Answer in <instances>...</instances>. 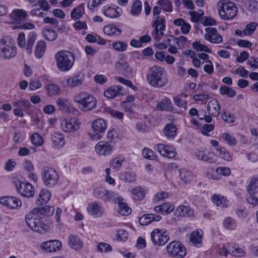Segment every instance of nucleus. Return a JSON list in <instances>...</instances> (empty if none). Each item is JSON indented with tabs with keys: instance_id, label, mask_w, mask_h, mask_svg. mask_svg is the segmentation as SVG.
Here are the masks:
<instances>
[{
	"instance_id": "obj_1",
	"label": "nucleus",
	"mask_w": 258,
	"mask_h": 258,
	"mask_svg": "<svg viewBox=\"0 0 258 258\" xmlns=\"http://www.w3.org/2000/svg\"><path fill=\"white\" fill-rule=\"evenodd\" d=\"M54 208L47 205L43 208H34L25 216L27 225L33 231L43 234L48 229V225L45 223L46 216L53 214Z\"/></svg>"
},
{
	"instance_id": "obj_2",
	"label": "nucleus",
	"mask_w": 258,
	"mask_h": 258,
	"mask_svg": "<svg viewBox=\"0 0 258 258\" xmlns=\"http://www.w3.org/2000/svg\"><path fill=\"white\" fill-rule=\"evenodd\" d=\"M146 79L151 86L156 88L163 87L168 82L165 69L157 66L150 69Z\"/></svg>"
},
{
	"instance_id": "obj_3",
	"label": "nucleus",
	"mask_w": 258,
	"mask_h": 258,
	"mask_svg": "<svg viewBox=\"0 0 258 258\" xmlns=\"http://www.w3.org/2000/svg\"><path fill=\"white\" fill-rule=\"evenodd\" d=\"M73 101L78 104L79 108L83 112H87L96 108L97 100L93 96L86 92L76 94Z\"/></svg>"
},
{
	"instance_id": "obj_4",
	"label": "nucleus",
	"mask_w": 258,
	"mask_h": 258,
	"mask_svg": "<svg viewBox=\"0 0 258 258\" xmlns=\"http://www.w3.org/2000/svg\"><path fill=\"white\" fill-rule=\"evenodd\" d=\"M55 59L58 69L66 72L72 68L75 61V56L70 51L60 50L55 54Z\"/></svg>"
},
{
	"instance_id": "obj_5",
	"label": "nucleus",
	"mask_w": 258,
	"mask_h": 258,
	"mask_svg": "<svg viewBox=\"0 0 258 258\" xmlns=\"http://www.w3.org/2000/svg\"><path fill=\"white\" fill-rule=\"evenodd\" d=\"M17 54V47L14 40L9 36H4L0 39V57L10 59Z\"/></svg>"
},
{
	"instance_id": "obj_6",
	"label": "nucleus",
	"mask_w": 258,
	"mask_h": 258,
	"mask_svg": "<svg viewBox=\"0 0 258 258\" xmlns=\"http://www.w3.org/2000/svg\"><path fill=\"white\" fill-rule=\"evenodd\" d=\"M217 8L220 18L223 20H232L236 15L238 10L234 3L227 0L218 2Z\"/></svg>"
},
{
	"instance_id": "obj_7",
	"label": "nucleus",
	"mask_w": 258,
	"mask_h": 258,
	"mask_svg": "<svg viewBox=\"0 0 258 258\" xmlns=\"http://www.w3.org/2000/svg\"><path fill=\"white\" fill-rule=\"evenodd\" d=\"M41 175L43 184L47 187L54 186L59 179L57 172L50 166H44L42 169Z\"/></svg>"
},
{
	"instance_id": "obj_8",
	"label": "nucleus",
	"mask_w": 258,
	"mask_h": 258,
	"mask_svg": "<svg viewBox=\"0 0 258 258\" xmlns=\"http://www.w3.org/2000/svg\"><path fill=\"white\" fill-rule=\"evenodd\" d=\"M161 8L160 7L154 6L153 8V15L155 17V20L153 22V27H155V32L156 36L155 39L157 40L158 35L159 34L163 36L164 35L163 31L166 28L165 20L164 17L159 16Z\"/></svg>"
},
{
	"instance_id": "obj_9",
	"label": "nucleus",
	"mask_w": 258,
	"mask_h": 258,
	"mask_svg": "<svg viewBox=\"0 0 258 258\" xmlns=\"http://www.w3.org/2000/svg\"><path fill=\"white\" fill-rule=\"evenodd\" d=\"M37 34L35 32H31L29 33L27 37V41L25 34L23 32L19 33L17 42L19 46L22 48L25 47V49L28 54L32 52L33 46L36 39Z\"/></svg>"
},
{
	"instance_id": "obj_10",
	"label": "nucleus",
	"mask_w": 258,
	"mask_h": 258,
	"mask_svg": "<svg viewBox=\"0 0 258 258\" xmlns=\"http://www.w3.org/2000/svg\"><path fill=\"white\" fill-rule=\"evenodd\" d=\"M168 255L173 258H183L186 253V250L179 241H172L166 246Z\"/></svg>"
},
{
	"instance_id": "obj_11",
	"label": "nucleus",
	"mask_w": 258,
	"mask_h": 258,
	"mask_svg": "<svg viewBox=\"0 0 258 258\" xmlns=\"http://www.w3.org/2000/svg\"><path fill=\"white\" fill-rule=\"evenodd\" d=\"M151 240L155 245L163 246L169 240V236L164 229H155L151 233Z\"/></svg>"
},
{
	"instance_id": "obj_12",
	"label": "nucleus",
	"mask_w": 258,
	"mask_h": 258,
	"mask_svg": "<svg viewBox=\"0 0 258 258\" xmlns=\"http://www.w3.org/2000/svg\"><path fill=\"white\" fill-rule=\"evenodd\" d=\"M93 195L96 198L101 200L104 202L113 201L117 198V194L114 191H109L102 186L94 188Z\"/></svg>"
},
{
	"instance_id": "obj_13",
	"label": "nucleus",
	"mask_w": 258,
	"mask_h": 258,
	"mask_svg": "<svg viewBox=\"0 0 258 258\" xmlns=\"http://www.w3.org/2000/svg\"><path fill=\"white\" fill-rule=\"evenodd\" d=\"M114 148V145L111 141H102L98 143L95 149L99 156H107L110 155Z\"/></svg>"
},
{
	"instance_id": "obj_14",
	"label": "nucleus",
	"mask_w": 258,
	"mask_h": 258,
	"mask_svg": "<svg viewBox=\"0 0 258 258\" xmlns=\"http://www.w3.org/2000/svg\"><path fill=\"white\" fill-rule=\"evenodd\" d=\"M92 127L94 134H89L92 140H99L102 138L100 133H103L107 128V124L103 119H98L93 121Z\"/></svg>"
},
{
	"instance_id": "obj_15",
	"label": "nucleus",
	"mask_w": 258,
	"mask_h": 258,
	"mask_svg": "<svg viewBox=\"0 0 258 258\" xmlns=\"http://www.w3.org/2000/svg\"><path fill=\"white\" fill-rule=\"evenodd\" d=\"M17 192L22 196L31 198L34 194V187L29 182H23L19 181L16 184Z\"/></svg>"
},
{
	"instance_id": "obj_16",
	"label": "nucleus",
	"mask_w": 258,
	"mask_h": 258,
	"mask_svg": "<svg viewBox=\"0 0 258 258\" xmlns=\"http://www.w3.org/2000/svg\"><path fill=\"white\" fill-rule=\"evenodd\" d=\"M154 149L159 152L161 156L168 158H172L176 155L175 149L172 146H166L164 144H158L154 146Z\"/></svg>"
},
{
	"instance_id": "obj_17",
	"label": "nucleus",
	"mask_w": 258,
	"mask_h": 258,
	"mask_svg": "<svg viewBox=\"0 0 258 258\" xmlns=\"http://www.w3.org/2000/svg\"><path fill=\"white\" fill-rule=\"evenodd\" d=\"M0 204L9 209H18L21 206L22 202L19 198L6 196L0 198Z\"/></svg>"
},
{
	"instance_id": "obj_18",
	"label": "nucleus",
	"mask_w": 258,
	"mask_h": 258,
	"mask_svg": "<svg viewBox=\"0 0 258 258\" xmlns=\"http://www.w3.org/2000/svg\"><path fill=\"white\" fill-rule=\"evenodd\" d=\"M80 122L78 119L74 118L63 119L61 122V127L66 132H73L80 128Z\"/></svg>"
},
{
	"instance_id": "obj_19",
	"label": "nucleus",
	"mask_w": 258,
	"mask_h": 258,
	"mask_svg": "<svg viewBox=\"0 0 258 258\" xmlns=\"http://www.w3.org/2000/svg\"><path fill=\"white\" fill-rule=\"evenodd\" d=\"M28 16L27 12L23 9H15L9 15L13 23L21 24Z\"/></svg>"
},
{
	"instance_id": "obj_20",
	"label": "nucleus",
	"mask_w": 258,
	"mask_h": 258,
	"mask_svg": "<svg viewBox=\"0 0 258 258\" xmlns=\"http://www.w3.org/2000/svg\"><path fill=\"white\" fill-rule=\"evenodd\" d=\"M206 31L207 33L205 34V39L213 43H220L223 41L222 37L218 34L215 28H207Z\"/></svg>"
},
{
	"instance_id": "obj_21",
	"label": "nucleus",
	"mask_w": 258,
	"mask_h": 258,
	"mask_svg": "<svg viewBox=\"0 0 258 258\" xmlns=\"http://www.w3.org/2000/svg\"><path fill=\"white\" fill-rule=\"evenodd\" d=\"M41 248L46 252H55L61 248V242L57 240H52L44 242L41 244Z\"/></svg>"
},
{
	"instance_id": "obj_22",
	"label": "nucleus",
	"mask_w": 258,
	"mask_h": 258,
	"mask_svg": "<svg viewBox=\"0 0 258 258\" xmlns=\"http://www.w3.org/2000/svg\"><path fill=\"white\" fill-rule=\"evenodd\" d=\"M125 90L121 86H111L104 92V96L109 99L114 98L116 96L123 95Z\"/></svg>"
},
{
	"instance_id": "obj_23",
	"label": "nucleus",
	"mask_w": 258,
	"mask_h": 258,
	"mask_svg": "<svg viewBox=\"0 0 258 258\" xmlns=\"http://www.w3.org/2000/svg\"><path fill=\"white\" fill-rule=\"evenodd\" d=\"M207 111L209 114L214 117H218L221 112V107L216 99L210 100L207 105Z\"/></svg>"
},
{
	"instance_id": "obj_24",
	"label": "nucleus",
	"mask_w": 258,
	"mask_h": 258,
	"mask_svg": "<svg viewBox=\"0 0 258 258\" xmlns=\"http://www.w3.org/2000/svg\"><path fill=\"white\" fill-rule=\"evenodd\" d=\"M84 79L85 74L82 72H78L72 77L68 79L66 82L68 86L74 87L81 85Z\"/></svg>"
},
{
	"instance_id": "obj_25",
	"label": "nucleus",
	"mask_w": 258,
	"mask_h": 258,
	"mask_svg": "<svg viewBox=\"0 0 258 258\" xmlns=\"http://www.w3.org/2000/svg\"><path fill=\"white\" fill-rule=\"evenodd\" d=\"M162 217L159 215L153 214H147L143 215L139 218V222L142 226H146L150 224L153 221H159Z\"/></svg>"
},
{
	"instance_id": "obj_26",
	"label": "nucleus",
	"mask_w": 258,
	"mask_h": 258,
	"mask_svg": "<svg viewBox=\"0 0 258 258\" xmlns=\"http://www.w3.org/2000/svg\"><path fill=\"white\" fill-rule=\"evenodd\" d=\"M87 211L92 216H99L103 213V209L98 202H93L88 205Z\"/></svg>"
},
{
	"instance_id": "obj_27",
	"label": "nucleus",
	"mask_w": 258,
	"mask_h": 258,
	"mask_svg": "<svg viewBox=\"0 0 258 258\" xmlns=\"http://www.w3.org/2000/svg\"><path fill=\"white\" fill-rule=\"evenodd\" d=\"M56 104L59 107V109L67 112H78V110L74 108L69 103L68 100L62 98H58L56 100Z\"/></svg>"
},
{
	"instance_id": "obj_28",
	"label": "nucleus",
	"mask_w": 258,
	"mask_h": 258,
	"mask_svg": "<svg viewBox=\"0 0 258 258\" xmlns=\"http://www.w3.org/2000/svg\"><path fill=\"white\" fill-rule=\"evenodd\" d=\"M175 215L178 216L193 217L194 216V212L193 210L189 207L180 205L176 210Z\"/></svg>"
},
{
	"instance_id": "obj_29",
	"label": "nucleus",
	"mask_w": 258,
	"mask_h": 258,
	"mask_svg": "<svg viewBox=\"0 0 258 258\" xmlns=\"http://www.w3.org/2000/svg\"><path fill=\"white\" fill-rule=\"evenodd\" d=\"M51 140L54 147L59 148L64 145L63 136L58 133L54 132L51 135Z\"/></svg>"
},
{
	"instance_id": "obj_30",
	"label": "nucleus",
	"mask_w": 258,
	"mask_h": 258,
	"mask_svg": "<svg viewBox=\"0 0 258 258\" xmlns=\"http://www.w3.org/2000/svg\"><path fill=\"white\" fill-rule=\"evenodd\" d=\"M50 197L51 194L49 191L46 189H42L36 201V204L37 206H42L50 200Z\"/></svg>"
},
{
	"instance_id": "obj_31",
	"label": "nucleus",
	"mask_w": 258,
	"mask_h": 258,
	"mask_svg": "<svg viewBox=\"0 0 258 258\" xmlns=\"http://www.w3.org/2000/svg\"><path fill=\"white\" fill-rule=\"evenodd\" d=\"M68 244L71 248L77 250L83 247V242L78 236L71 235L69 237Z\"/></svg>"
},
{
	"instance_id": "obj_32",
	"label": "nucleus",
	"mask_w": 258,
	"mask_h": 258,
	"mask_svg": "<svg viewBox=\"0 0 258 258\" xmlns=\"http://www.w3.org/2000/svg\"><path fill=\"white\" fill-rule=\"evenodd\" d=\"M177 128L173 123L167 124L164 127L163 132L164 135L168 139H173L176 135Z\"/></svg>"
},
{
	"instance_id": "obj_33",
	"label": "nucleus",
	"mask_w": 258,
	"mask_h": 258,
	"mask_svg": "<svg viewBox=\"0 0 258 258\" xmlns=\"http://www.w3.org/2000/svg\"><path fill=\"white\" fill-rule=\"evenodd\" d=\"M203 235L202 230H196L192 232L190 236V241L195 246H201L202 245V238Z\"/></svg>"
},
{
	"instance_id": "obj_34",
	"label": "nucleus",
	"mask_w": 258,
	"mask_h": 258,
	"mask_svg": "<svg viewBox=\"0 0 258 258\" xmlns=\"http://www.w3.org/2000/svg\"><path fill=\"white\" fill-rule=\"evenodd\" d=\"M103 13L105 16L108 18H116L120 16L121 14V11L120 10L119 11L116 9L111 7H107L104 6L103 7Z\"/></svg>"
},
{
	"instance_id": "obj_35",
	"label": "nucleus",
	"mask_w": 258,
	"mask_h": 258,
	"mask_svg": "<svg viewBox=\"0 0 258 258\" xmlns=\"http://www.w3.org/2000/svg\"><path fill=\"white\" fill-rule=\"evenodd\" d=\"M115 67L117 70L122 71L124 75L133 74V70L130 66L123 60L116 62L115 63Z\"/></svg>"
},
{
	"instance_id": "obj_36",
	"label": "nucleus",
	"mask_w": 258,
	"mask_h": 258,
	"mask_svg": "<svg viewBox=\"0 0 258 258\" xmlns=\"http://www.w3.org/2000/svg\"><path fill=\"white\" fill-rule=\"evenodd\" d=\"M46 49V42L44 40L39 41L36 45L35 50V55L37 58H41L44 54Z\"/></svg>"
},
{
	"instance_id": "obj_37",
	"label": "nucleus",
	"mask_w": 258,
	"mask_h": 258,
	"mask_svg": "<svg viewBox=\"0 0 258 258\" xmlns=\"http://www.w3.org/2000/svg\"><path fill=\"white\" fill-rule=\"evenodd\" d=\"M196 155L199 159L208 163H214L216 161L213 154L210 153L207 154L204 152L200 151L197 152Z\"/></svg>"
},
{
	"instance_id": "obj_38",
	"label": "nucleus",
	"mask_w": 258,
	"mask_h": 258,
	"mask_svg": "<svg viewBox=\"0 0 258 258\" xmlns=\"http://www.w3.org/2000/svg\"><path fill=\"white\" fill-rule=\"evenodd\" d=\"M104 32L108 35H117L121 34V30L119 28L115 27L114 25L109 24L104 26Z\"/></svg>"
},
{
	"instance_id": "obj_39",
	"label": "nucleus",
	"mask_w": 258,
	"mask_h": 258,
	"mask_svg": "<svg viewBox=\"0 0 258 258\" xmlns=\"http://www.w3.org/2000/svg\"><path fill=\"white\" fill-rule=\"evenodd\" d=\"M248 194H256L258 192V176L252 177L246 188Z\"/></svg>"
},
{
	"instance_id": "obj_40",
	"label": "nucleus",
	"mask_w": 258,
	"mask_h": 258,
	"mask_svg": "<svg viewBox=\"0 0 258 258\" xmlns=\"http://www.w3.org/2000/svg\"><path fill=\"white\" fill-rule=\"evenodd\" d=\"M118 204V212L123 216L128 215L131 213V209L128 206L126 203L121 201L120 198H116Z\"/></svg>"
},
{
	"instance_id": "obj_41",
	"label": "nucleus",
	"mask_w": 258,
	"mask_h": 258,
	"mask_svg": "<svg viewBox=\"0 0 258 258\" xmlns=\"http://www.w3.org/2000/svg\"><path fill=\"white\" fill-rule=\"evenodd\" d=\"M43 37L48 41H52L57 37V34L55 31L49 28H44L42 31Z\"/></svg>"
},
{
	"instance_id": "obj_42",
	"label": "nucleus",
	"mask_w": 258,
	"mask_h": 258,
	"mask_svg": "<svg viewBox=\"0 0 258 258\" xmlns=\"http://www.w3.org/2000/svg\"><path fill=\"white\" fill-rule=\"evenodd\" d=\"M179 177L185 183H189L192 180L193 175L191 171L184 168L180 170Z\"/></svg>"
},
{
	"instance_id": "obj_43",
	"label": "nucleus",
	"mask_w": 258,
	"mask_h": 258,
	"mask_svg": "<svg viewBox=\"0 0 258 258\" xmlns=\"http://www.w3.org/2000/svg\"><path fill=\"white\" fill-rule=\"evenodd\" d=\"M84 13V6L83 4H81L77 8H75L72 10L71 17L73 19L77 20L80 19Z\"/></svg>"
},
{
	"instance_id": "obj_44",
	"label": "nucleus",
	"mask_w": 258,
	"mask_h": 258,
	"mask_svg": "<svg viewBox=\"0 0 258 258\" xmlns=\"http://www.w3.org/2000/svg\"><path fill=\"white\" fill-rule=\"evenodd\" d=\"M132 198L134 200H142L145 196V193L142 188L140 186H137L133 188L132 191Z\"/></svg>"
},
{
	"instance_id": "obj_45",
	"label": "nucleus",
	"mask_w": 258,
	"mask_h": 258,
	"mask_svg": "<svg viewBox=\"0 0 258 258\" xmlns=\"http://www.w3.org/2000/svg\"><path fill=\"white\" fill-rule=\"evenodd\" d=\"M157 5L165 12H171L173 11L172 3L168 0H158Z\"/></svg>"
},
{
	"instance_id": "obj_46",
	"label": "nucleus",
	"mask_w": 258,
	"mask_h": 258,
	"mask_svg": "<svg viewBox=\"0 0 258 258\" xmlns=\"http://www.w3.org/2000/svg\"><path fill=\"white\" fill-rule=\"evenodd\" d=\"M120 179L124 182L132 183L136 180V175L133 172H124L122 173L120 176Z\"/></svg>"
},
{
	"instance_id": "obj_47",
	"label": "nucleus",
	"mask_w": 258,
	"mask_h": 258,
	"mask_svg": "<svg viewBox=\"0 0 258 258\" xmlns=\"http://www.w3.org/2000/svg\"><path fill=\"white\" fill-rule=\"evenodd\" d=\"M219 91L221 95H226L229 97H233L236 95V92L234 90L225 85L222 86L220 88Z\"/></svg>"
},
{
	"instance_id": "obj_48",
	"label": "nucleus",
	"mask_w": 258,
	"mask_h": 258,
	"mask_svg": "<svg viewBox=\"0 0 258 258\" xmlns=\"http://www.w3.org/2000/svg\"><path fill=\"white\" fill-rule=\"evenodd\" d=\"M141 11V2L138 0L134 1L131 9V14L133 16H137L140 14Z\"/></svg>"
},
{
	"instance_id": "obj_49",
	"label": "nucleus",
	"mask_w": 258,
	"mask_h": 258,
	"mask_svg": "<svg viewBox=\"0 0 258 258\" xmlns=\"http://www.w3.org/2000/svg\"><path fill=\"white\" fill-rule=\"evenodd\" d=\"M217 155L227 161H230L231 159L230 154L223 147H219L216 149Z\"/></svg>"
},
{
	"instance_id": "obj_50",
	"label": "nucleus",
	"mask_w": 258,
	"mask_h": 258,
	"mask_svg": "<svg viewBox=\"0 0 258 258\" xmlns=\"http://www.w3.org/2000/svg\"><path fill=\"white\" fill-rule=\"evenodd\" d=\"M192 47L197 51H205L208 53H211L212 50L204 44H202L199 41H195L192 43Z\"/></svg>"
},
{
	"instance_id": "obj_51",
	"label": "nucleus",
	"mask_w": 258,
	"mask_h": 258,
	"mask_svg": "<svg viewBox=\"0 0 258 258\" xmlns=\"http://www.w3.org/2000/svg\"><path fill=\"white\" fill-rule=\"evenodd\" d=\"M221 138L225 142H226L229 145L234 146L236 144L235 138L228 133L222 134L221 136Z\"/></svg>"
},
{
	"instance_id": "obj_52",
	"label": "nucleus",
	"mask_w": 258,
	"mask_h": 258,
	"mask_svg": "<svg viewBox=\"0 0 258 258\" xmlns=\"http://www.w3.org/2000/svg\"><path fill=\"white\" fill-rule=\"evenodd\" d=\"M142 155L145 158L152 160H155L157 157L154 152L147 148H145L143 150Z\"/></svg>"
},
{
	"instance_id": "obj_53",
	"label": "nucleus",
	"mask_w": 258,
	"mask_h": 258,
	"mask_svg": "<svg viewBox=\"0 0 258 258\" xmlns=\"http://www.w3.org/2000/svg\"><path fill=\"white\" fill-rule=\"evenodd\" d=\"M32 143L35 146H41L43 143L42 137L38 134H33L31 138Z\"/></svg>"
},
{
	"instance_id": "obj_54",
	"label": "nucleus",
	"mask_w": 258,
	"mask_h": 258,
	"mask_svg": "<svg viewBox=\"0 0 258 258\" xmlns=\"http://www.w3.org/2000/svg\"><path fill=\"white\" fill-rule=\"evenodd\" d=\"M212 201L218 206H221L223 207L226 204V199L225 197L220 195H214L213 197Z\"/></svg>"
},
{
	"instance_id": "obj_55",
	"label": "nucleus",
	"mask_w": 258,
	"mask_h": 258,
	"mask_svg": "<svg viewBox=\"0 0 258 258\" xmlns=\"http://www.w3.org/2000/svg\"><path fill=\"white\" fill-rule=\"evenodd\" d=\"M257 24L256 22H251L247 24L245 26V28L244 29L245 31V34L246 35H252L255 31L256 28L257 27Z\"/></svg>"
},
{
	"instance_id": "obj_56",
	"label": "nucleus",
	"mask_w": 258,
	"mask_h": 258,
	"mask_svg": "<svg viewBox=\"0 0 258 258\" xmlns=\"http://www.w3.org/2000/svg\"><path fill=\"white\" fill-rule=\"evenodd\" d=\"M186 95L180 94L173 98L174 103L176 105L179 107H183L186 104V101L183 99V97H185Z\"/></svg>"
},
{
	"instance_id": "obj_57",
	"label": "nucleus",
	"mask_w": 258,
	"mask_h": 258,
	"mask_svg": "<svg viewBox=\"0 0 258 258\" xmlns=\"http://www.w3.org/2000/svg\"><path fill=\"white\" fill-rule=\"evenodd\" d=\"M128 232L123 229H120L117 231V234L115 237L118 241H125L128 237Z\"/></svg>"
},
{
	"instance_id": "obj_58",
	"label": "nucleus",
	"mask_w": 258,
	"mask_h": 258,
	"mask_svg": "<svg viewBox=\"0 0 258 258\" xmlns=\"http://www.w3.org/2000/svg\"><path fill=\"white\" fill-rule=\"evenodd\" d=\"M162 110H168L171 108V102L169 99L166 98L160 102L158 106Z\"/></svg>"
},
{
	"instance_id": "obj_59",
	"label": "nucleus",
	"mask_w": 258,
	"mask_h": 258,
	"mask_svg": "<svg viewBox=\"0 0 258 258\" xmlns=\"http://www.w3.org/2000/svg\"><path fill=\"white\" fill-rule=\"evenodd\" d=\"M113 48L118 51H123L126 49V43L122 41H117L112 43Z\"/></svg>"
},
{
	"instance_id": "obj_60",
	"label": "nucleus",
	"mask_w": 258,
	"mask_h": 258,
	"mask_svg": "<svg viewBox=\"0 0 258 258\" xmlns=\"http://www.w3.org/2000/svg\"><path fill=\"white\" fill-rule=\"evenodd\" d=\"M112 247L105 242H101L97 246V250L100 252H108L112 250Z\"/></svg>"
},
{
	"instance_id": "obj_61",
	"label": "nucleus",
	"mask_w": 258,
	"mask_h": 258,
	"mask_svg": "<svg viewBox=\"0 0 258 258\" xmlns=\"http://www.w3.org/2000/svg\"><path fill=\"white\" fill-rule=\"evenodd\" d=\"M201 130L202 133L205 136H208L209 133L213 131L214 128V125L213 124H205L202 126V128L199 127Z\"/></svg>"
},
{
	"instance_id": "obj_62",
	"label": "nucleus",
	"mask_w": 258,
	"mask_h": 258,
	"mask_svg": "<svg viewBox=\"0 0 258 258\" xmlns=\"http://www.w3.org/2000/svg\"><path fill=\"white\" fill-rule=\"evenodd\" d=\"M229 252L232 255L234 256H242L244 254L242 249L236 247H232L231 249L229 247Z\"/></svg>"
},
{
	"instance_id": "obj_63",
	"label": "nucleus",
	"mask_w": 258,
	"mask_h": 258,
	"mask_svg": "<svg viewBox=\"0 0 258 258\" xmlns=\"http://www.w3.org/2000/svg\"><path fill=\"white\" fill-rule=\"evenodd\" d=\"M47 90L50 96L57 94L59 92V87L56 84H51L47 86Z\"/></svg>"
},
{
	"instance_id": "obj_64",
	"label": "nucleus",
	"mask_w": 258,
	"mask_h": 258,
	"mask_svg": "<svg viewBox=\"0 0 258 258\" xmlns=\"http://www.w3.org/2000/svg\"><path fill=\"white\" fill-rule=\"evenodd\" d=\"M161 207L163 214H169L174 209L173 206L169 203H164L161 205Z\"/></svg>"
}]
</instances>
